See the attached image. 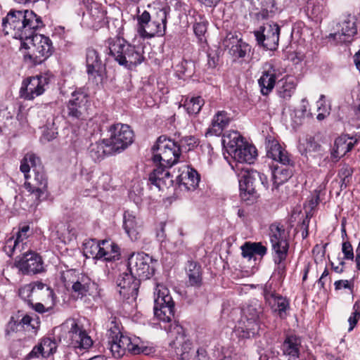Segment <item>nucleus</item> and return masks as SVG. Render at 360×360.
Returning a JSON list of instances; mask_svg holds the SVG:
<instances>
[{"mask_svg":"<svg viewBox=\"0 0 360 360\" xmlns=\"http://www.w3.org/2000/svg\"><path fill=\"white\" fill-rule=\"evenodd\" d=\"M44 26L41 18L30 10H11L2 20L5 33L20 40L21 44L27 41L35 34L37 30Z\"/></svg>","mask_w":360,"mask_h":360,"instance_id":"nucleus-1","label":"nucleus"},{"mask_svg":"<svg viewBox=\"0 0 360 360\" xmlns=\"http://www.w3.org/2000/svg\"><path fill=\"white\" fill-rule=\"evenodd\" d=\"M20 171L24 174L25 188L36 201L47 198V177L41 166L40 159L34 153H27L20 162Z\"/></svg>","mask_w":360,"mask_h":360,"instance_id":"nucleus-2","label":"nucleus"},{"mask_svg":"<svg viewBox=\"0 0 360 360\" xmlns=\"http://www.w3.org/2000/svg\"><path fill=\"white\" fill-rule=\"evenodd\" d=\"M108 54L120 65L127 69L141 64L144 60L143 47L134 46L120 37L110 38L107 41Z\"/></svg>","mask_w":360,"mask_h":360,"instance_id":"nucleus-3","label":"nucleus"},{"mask_svg":"<svg viewBox=\"0 0 360 360\" xmlns=\"http://www.w3.org/2000/svg\"><path fill=\"white\" fill-rule=\"evenodd\" d=\"M238 176L240 197L248 205H252L259 198V186L268 189L266 176L250 167H241Z\"/></svg>","mask_w":360,"mask_h":360,"instance_id":"nucleus-4","label":"nucleus"},{"mask_svg":"<svg viewBox=\"0 0 360 360\" xmlns=\"http://www.w3.org/2000/svg\"><path fill=\"white\" fill-rule=\"evenodd\" d=\"M266 155L285 168L276 167L272 172L273 189L286 182L293 174L295 161L288 151L283 148L275 139L269 140L266 143Z\"/></svg>","mask_w":360,"mask_h":360,"instance_id":"nucleus-5","label":"nucleus"},{"mask_svg":"<svg viewBox=\"0 0 360 360\" xmlns=\"http://www.w3.org/2000/svg\"><path fill=\"white\" fill-rule=\"evenodd\" d=\"M107 327V349L114 358L122 357L127 351L134 354L143 352V349L139 346L136 339L132 340L121 333L119 323L115 318L109 322Z\"/></svg>","mask_w":360,"mask_h":360,"instance_id":"nucleus-6","label":"nucleus"},{"mask_svg":"<svg viewBox=\"0 0 360 360\" xmlns=\"http://www.w3.org/2000/svg\"><path fill=\"white\" fill-rule=\"evenodd\" d=\"M223 144L228 153L238 162L252 163L257 155L256 148L245 141L238 131H233L224 136Z\"/></svg>","mask_w":360,"mask_h":360,"instance_id":"nucleus-7","label":"nucleus"},{"mask_svg":"<svg viewBox=\"0 0 360 360\" xmlns=\"http://www.w3.org/2000/svg\"><path fill=\"white\" fill-rule=\"evenodd\" d=\"M270 242L274 252V260L277 265L279 274H283L285 269L284 261L286 259L289 243L287 233L283 225L272 224L269 227Z\"/></svg>","mask_w":360,"mask_h":360,"instance_id":"nucleus-8","label":"nucleus"},{"mask_svg":"<svg viewBox=\"0 0 360 360\" xmlns=\"http://www.w3.org/2000/svg\"><path fill=\"white\" fill-rule=\"evenodd\" d=\"M21 48L27 49L25 56L34 64H41L48 58L53 52L51 40L43 34H35L27 41L21 44Z\"/></svg>","mask_w":360,"mask_h":360,"instance_id":"nucleus-9","label":"nucleus"},{"mask_svg":"<svg viewBox=\"0 0 360 360\" xmlns=\"http://www.w3.org/2000/svg\"><path fill=\"white\" fill-rule=\"evenodd\" d=\"M167 11L160 9L156 12V17L152 20L150 13L144 11L138 16L137 31L143 38H151L156 34H162L166 29Z\"/></svg>","mask_w":360,"mask_h":360,"instance_id":"nucleus-10","label":"nucleus"},{"mask_svg":"<svg viewBox=\"0 0 360 360\" xmlns=\"http://www.w3.org/2000/svg\"><path fill=\"white\" fill-rule=\"evenodd\" d=\"M153 161L165 167L170 168L174 165L180 155L176 143L167 139L165 136H160L156 143L152 148Z\"/></svg>","mask_w":360,"mask_h":360,"instance_id":"nucleus-11","label":"nucleus"},{"mask_svg":"<svg viewBox=\"0 0 360 360\" xmlns=\"http://www.w3.org/2000/svg\"><path fill=\"white\" fill-rule=\"evenodd\" d=\"M154 316L159 321L170 323L174 317V302L169 290L158 284L154 291Z\"/></svg>","mask_w":360,"mask_h":360,"instance_id":"nucleus-12","label":"nucleus"},{"mask_svg":"<svg viewBox=\"0 0 360 360\" xmlns=\"http://www.w3.org/2000/svg\"><path fill=\"white\" fill-rule=\"evenodd\" d=\"M165 329L174 338L169 343V347L175 352L176 356L181 360H188L191 357V342L185 335L183 327L177 322L170 323Z\"/></svg>","mask_w":360,"mask_h":360,"instance_id":"nucleus-13","label":"nucleus"},{"mask_svg":"<svg viewBox=\"0 0 360 360\" xmlns=\"http://www.w3.org/2000/svg\"><path fill=\"white\" fill-rule=\"evenodd\" d=\"M89 104L88 94L82 89H76L65 105L67 117L72 122L86 120Z\"/></svg>","mask_w":360,"mask_h":360,"instance_id":"nucleus-14","label":"nucleus"},{"mask_svg":"<svg viewBox=\"0 0 360 360\" xmlns=\"http://www.w3.org/2000/svg\"><path fill=\"white\" fill-rule=\"evenodd\" d=\"M281 27L276 22H266L253 31L257 44L266 51H276L279 43Z\"/></svg>","mask_w":360,"mask_h":360,"instance_id":"nucleus-15","label":"nucleus"},{"mask_svg":"<svg viewBox=\"0 0 360 360\" xmlns=\"http://www.w3.org/2000/svg\"><path fill=\"white\" fill-rule=\"evenodd\" d=\"M110 133L108 144L115 153H120L125 150L134 141V132L130 127L124 124H113L110 127Z\"/></svg>","mask_w":360,"mask_h":360,"instance_id":"nucleus-16","label":"nucleus"},{"mask_svg":"<svg viewBox=\"0 0 360 360\" xmlns=\"http://www.w3.org/2000/svg\"><path fill=\"white\" fill-rule=\"evenodd\" d=\"M62 328L68 330V343L73 348L87 350L92 346L93 340L91 337L75 319L67 320L62 325Z\"/></svg>","mask_w":360,"mask_h":360,"instance_id":"nucleus-17","label":"nucleus"},{"mask_svg":"<svg viewBox=\"0 0 360 360\" xmlns=\"http://www.w3.org/2000/svg\"><path fill=\"white\" fill-rule=\"evenodd\" d=\"M140 280L150 278L155 272L153 260L143 252L133 253L128 259V269Z\"/></svg>","mask_w":360,"mask_h":360,"instance_id":"nucleus-18","label":"nucleus"},{"mask_svg":"<svg viewBox=\"0 0 360 360\" xmlns=\"http://www.w3.org/2000/svg\"><path fill=\"white\" fill-rule=\"evenodd\" d=\"M222 46L227 50L234 61L246 60L249 58L252 46L236 33L229 32L222 41Z\"/></svg>","mask_w":360,"mask_h":360,"instance_id":"nucleus-19","label":"nucleus"},{"mask_svg":"<svg viewBox=\"0 0 360 360\" xmlns=\"http://www.w3.org/2000/svg\"><path fill=\"white\" fill-rule=\"evenodd\" d=\"M337 31L330 33L329 39H333L337 44L349 43L357 33L356 18L351 14L343 15L337 24Z\"/></svg>","mask_w":360,"mask_h":360,"instance_id":"nucleus-20","label":"nucleus"},{"mask_svg":"<svg viewBox=\"0 0 360 360\" xmlns=\"http://www.w3.org/2000/svg\"><path fill=\"white\" fill-rule=\"evenodd\" d=\"M248 7L251 18L257 22L272 18L276 11L275 0H241Z\"/></svg>","mask_w":360,"mask_h":360,"instance_id":"nucleus-21","label":"nucleus"},{"mask_svg":"<svg viewBox=\"0 0 360 360\" xmlns=\"http://www.w3.org/2000/svg\"><path fill=\"white\" fill-rule=\"evenodd\" d=\"M15 266L25 275H34L44 271L41 257L32 251L27 252L16 257Z\"/></svg>","mask_w":360,"mask_h":360,"instance_id":"nucleus-22","label":"nucleus"},{"mask_svg":"<svg viewBox=\"0 0 360 360\" xmlns=\"http://www.w3.org/2000/svg\"><path fill=\"white\" fill-rule=\"evenodd\" d=\"M49 82L50 77L48 75H41L27 78L23 80L20 87V97L25 100H33L44 92V86L48 85Z\"/></svg>","mask_w":360,"mask_h":360,"instance_id":"nucleus-23","label":"nucleus"},{"mask_svg":"<svg viewBox=\"0 0 360 360\" xmlns=\"http://www.w3.org/2000/svg\"><path fill=\"white\" fill-rule=\"evenodd\" d=\"M141 280L130 270L121 273L117 278V285L120 295L124 299L135 300L138 295Z\"/></svg>","mask_w":360,"mask_h":360,"instance_id":"nucleus-24","label":"nucleus"},{"mask_svg":"<svg viewBox=\"0 0 360 360\" xmlns=\"http://www.w3.org/2000/svg\"><path fill=\"white\" fill-rule=\"evenodd\" d=\"M91 248H95L96 258L103 259L107 262H112L120 259V250L117 244L108 240H103L97 241L92 240Z\"/></svg>","mask_w":360,"mask_h":360,"instance_id":"nucleus-25","label":"nucleus"},{"mask_svg":"<svg viewBox=\"0 0 360 360\" xmlns=\"http://www.w3.org/2000/svg\"><path fill=\"white\" fill-rule=\"evenodd\" d=\"M86 72L89 79L101 81L105 65L103 63L98 52L94 48L89 47L86 51Z\"/></svg>","mask_w":360,"mask_h":360,"instance_id":"nucleus-26","label":"nucleus"},{"mask_svg":"<svg viewBox=\"0 0 360 360\" xmlns=\"http://www.w3.org/2000/svg\"><path fill=\"white\" fill-rule=\"evenodd\" d=\"M264 296L272 311L277 313L280 318L284 319L286 311L290 308L289 301L282 295L268 290L266 287L264 290Z\"/></svg>","mask_w":360,"mask_h":360,"instance_id":"nucleus-27","label":"nucleus"},{"mask_svg":"<svg viewBox=\"0 0 360 360\" xmlns=\"http://www.w3.org/2000/svg\"><path fill=\"white\" fill-rule=\"evenodd\" d=\"M96 288V283L92 281L88 276L80 274L76 281L72 282V296L77 300H81L84 297L91 295Z\"/></svg>","mask_w":360,"mask_h":360,"instance_id":"nucleus-28","label":"nucleus"},{"mask_svg":"<svg viewBox=\"0 0 360 360\" xmlns=\"http://www.w3.org/2000/svg\"><path fill=\"white\" fill-rule=\"evenodd\" d=\"M167 169L168 167L157 164L156 168L149 175L150 184L158 188L159 191L172 186L174 181Z\"/></svg>","mask_w":360,"mask_h":360,"instance_id":"nucleus-29","label":"nucleus"},{"mask_svg":"<svg viewBox=\"0 0 360 360\" xmlns=\"http://www.w3.org/2000/svg\"><path fill=\"white\" fill-rule=\"evenodd\" d=\"M259 323L257 321L241 316L235 326V333L239 338L242 339L254 338L259 333Z\"/></svg>","mask_w":360,"mask_h":360,"instance_id":"nucleus-30","label":"nucleus"},{"mask_svg":"<svg viewBox=\"0 0 360 360\" xmlns=\"http://www.w3.org/2000/svg\"><path fill=\"white\" fill-rule=\"evenodd\" d=\"M123 229L131 240L140 238L142 231V221L132 212L127 210L123 215Z\"/></svg>","mask_w":360,"mask_h":360,"instance_id":"nucleus-31","label":"nucleus"},{"mask_svg":"<svg viewBox=\"0 0 360 360\" xmlns=\"http://www.w3.org/2000/svg\"><path fill=\"white\" fill-rule=\"evenodd\" d=\"M276 79V70L271 63H266L258 84L262 95L267 96L274 88Z\"/></svg>","mask_w":360,"mask_h":360,"instance_id":"nucleus-32","label":"nucleus"},{"mask_svg":"<svg viewBox=\"0 0 360 360\" xmlns=\"http://www.w3.org/2000/svg\"><path fill=\"white\" fill-rule=\"evenodd\" d=\"M180 171L181 173L176 178L179 185L187 190L195 189L200 181V175L197 171L188 166H184Z\"/></svg>","mask_w":360,"mask_h":360,"instance_id":"nucleus-33","label":"nucleus"},{"mask_svg":"<svg viewBox=\"0 0 360 360\" xmlns=\"http://www.w3.org/2000/svg\"><path fill=\"white\" fill-rule=\"evenodd\" d=\"M301 340L296 335H288L281 345V350L288 360H297L300 357Z\"/></svg>","mask_w":360,"mask_h":360,"instance_id":"nucleus-34","label":"nucleus"},{"mask_svg":"<svg viewBox=\"0 0 360 360\" xmlns=\"http://www.w3.org/2000/svg\"><path fill=\"white\" fill-rule=\"evenodd\" d=\"M297 86L295 79L292 76H287L281 79L277 86V94L284 101H289L294 94Z\"/></svg>","mask_w":360,"mask_h":360,"instance_id":"nucleus-35","label":"nucleus"},{"mask_svg":"<svg viewBox=\"0 0 360 360\" xmlns=\"http://www.w3.org/2000/svg\"><path fill=\"white\" fill-rule=\"evenodd\" d=\"M348 139L346 136H340L335 139L331 151V159L334 162H337L353 148L354 143L351 140L348 141Z\"/></svg>","mask_w":360,"mask_h":360,"instance_id":"nucleus-36","label":"nucleus"},{"mask_svg":"<svg viewBox=\"0 0 360 360\" xmlns=\"http://www.w3.org/2000/svg\"><path fill=\"white\" fill-rule=\"evenodd\" d=\"M108 142L107 139H103L102 141H98L90 145L89 153L94 162L101 161L105 155L115 153L110 150Z\"/></svg>","mask_w":360,"mask_h":360,"instance_id":"nucleus-37","label":"nucleus"},{"mask_svg":"<svg viewBox=\"0 0 360 360\" xmlns=\"http://www.w3.org/2000/svg\"><path fill=\"white\" fill-rule=\"evenodd\" d=\"M231 118L226 111H218L214 116L212 126L207 133H210L212 135L220 136L223 130L229 124Z\"/></svg>","mask_w":360,"mask_h":360,"instance_id":"nucleus-38","label":"nucleus"},{"mask_svg":"<svg viewBox=\"0 0 360 360\" xmlns=\"http://www.w3.org/2000/svg\"><path fill=\"white\" fill-rule=\"evenodd\" d=\"M53 291L41 281L33 282V298L44 302L51 301L53 303Z\"/></svg>","mask_w":360,"mask_h":360,"instance_id":"nucleus-39","label":"nucleus"},{"mask_svg":"<svg viewBox=\"0 0 360 360\" xmlns=\"http://www.w3.org/2000/svg\"><path fill=\"white\" fill-rule=\"evenodd\" d=\"M186 272L189 284L191 286L200 287L202 282L201 266L196 262H188Z\"/></svg>","mask_w":360,"mask_h":360,"instance_id":"nucleus-40","label":"nucleus"},{"mask_svg":"<svg viewBox=\"0 0 360 360\" xmlns=\"http://www.w3.org/2000/svg\"><path fill=\"white\" fill-rule=\"evenodd\" d=\"M263 314V307L257 300H252L243 310V317L257 321L260 323V317Z\"/></svg>","mask_w":360,"mask_h":360,"instance_id":"nucleus-41","label":"nucleus"},{"mask_svg":"<svg viewBox=\"0 0 360 360\" xmlns=\"http://www.w3.org/2000/svg\"><path fill=\"white\" fill-rule=\"evenodd\" d=\"M321 146L315 140L312 136H307L303 143L298 146L299 152L302 155L307 156L309 153L318 152L321 150Z\"/></svg>","mask_w":360,"mask_h":360,"instance_id":"nucleus-42","label":"nucleus"},{"mask_svg":"<svg viewBox=\"0 0 360 360\" xmlns=\"http://www.w3.org/2000/svg\"><path fill=\"white\" fill-rule=\"evenodd\" d=\"M198 145V139L194 136H184L176 143V146L180 153L193 150Z\"/></svg>","mask_w":360,"mask_h":360,"instance_id":"nucleus-43","label":"nucleus"},{"mask_svg":"<svg viewBox=\"0 0 360 360\" xmlns=\"http://www.w3.org/2000/svg\"><path fill=\"white\" fill-rule=\"evenodd\" d=\"M204 105V100L200 97H193L186 101L184 107L189 115H197Z\"/></svg>","mask_w":360,"mask_h":360,"instance_id":"nucleus-44","label":"nucleus"},{"mask_svg":"<svg viewBox=\"0 0 360 360\" xmlns=\"http://www.w3.org/2000/svg\"><path fill=\"white\" fill-rule=\"evenodd\" d=\"M353 169L348 165L344 164L338 171V176L340 179L341 189L346 188L351 181Z\"/></svg>","mask_w":360,"mask_h":360,"instance_id":"nucleus-45","label":"nucleus"},{"mask_svg":"<svg viewBox=\"0 0 360 360\" xmlns=\"http://www.w3.org/2000/svg\"><path fill=\"white\" fill-rule=\"evenodd\" d=\"M19 296L27 304H32L33 300V282L24 285L18 290Z\"/></svg>","mask_w":360,"mask_h":360,"instance_id":"nucleus-46","label":"nucleus"},{"mask_svg":"<svg viewBox=\"0 0 360 360\" xmlns=\"http://www.w3.org/2000/svg\"><path fill=\"white\" fill-rule=\"evenodd\" d=\"M43 351V358H48L56 350V343L50 338H44L41 342Z\"/></svg>","mask_w":360,"mask_h":360,"instance_id":"nucleus-47","label":"nucleus"},{"mask_svg":"<svg viewBox=\"0 0 360 360\" xmlns=\"http://www.w3.org/2000/svg\"><path fill=\"white\" fill-rule=\"evenodd\" d=\"M353 310L354 311L348 319V322L349 323V331L353 330L360 319V303L359 302H356L354 303Z\"/></svg>","mask_w":360,"mask_h":360,"instance_id":"nucleus-48","label":"nucleus"},{"mask_svg":"<svg viewBox=\"0 0 360 360\" xmlns=\"http://www.w3.org/2000/svg\"><path fill=\"white\" fill-rule=\"evenodd\" d=\"M207 22L206 21H200L193 25V31L196 37L200 42L205 41L204 35L207 32Z\"/></svg>","mask_w":360,"mask_h":360,"instance_id":"nucleus-49","label":"nucleus"},{"mask_svg":"<svg viewBox=\"0 0 360 360\" xmlns=\"http://www.w3.org/2000/svg\"><path fill=\"white\" fill-rule=\"evenodd\" d=\"M342 252L344 255V259L353 260L354 255L352 244L349 241H345L342 244Z\"/></svg>","mask_w":360,"mask_h":360,"instance_id":"nucleus-50","label":"nucleus"},{"mask_svg":"<svg viewBox=\"0 0 360 360\" xmlns=\"http://www.w3.org/2000/svg\"><path fill=\"white\" fill-rule=\"evenodd\" d=\"M30 230V226L26 225L23 226L20 229L19 231L17 233L16 239L14 241V245L13 249H15L17 246L19 245L20 242H22L24 239L27 238V233Z\"/></svg>","mask_w":360,"mask_h":360,"instance_id":"nucleus-51","label":"nucleus"},{"mask_svg":"<svg viewBox=\"0 0 360 360\" xmlns=\"http://www.w3.org/2000/svg\"><path fill=\"white\" fill-rule=\"evenodd\" d=\"M43 358V351L40 342L34 346L32 351L25 357V360H30L34 358Z\"/></svg>","mask_w":360,"mask_h":360,"instance_id":"nucleus-52","label":"nucleus"},{"mask_svg":"<svg viewBox=\"0 0 360 360\" xmlns=\"http://www.w3.org/2000/svg\"><path fill=\"white\" fill-rule=\"evenodd\" d=\"M241 251L243 257L248 258L249 260L255 257L251 243L246 242L243 245H242Z\"/></svg>","mask_w":360,"mask_h":360,"instance_id":"nucleus-53","label":"nucleus"},{"mask_svg":"<svg viewBox=\"0 0 360 360\" xmlns=\"http://www.w3.org/2000/svg\"><path fill=\"white\" fill-rule=\"evenodd\" d=\"M251 246L253 250L254 255H257L263 257L266 253V248L262 245L260 243H251Z\"/></svg>","mask_w":360,"mask_h":360,"instance_id":"nucleus-54","label":"nucleus"},{"mask_svg":"<svg viewBox=\"0 0 360 360\" xmlns=\"http://www.w3.org/2000/svg\"><path fill=\"white\" fill-rule=\"evenodd\" d=\"M18 321H15L13 317H11L10 321L7 324L6 328V334L9 335L11 333L15 332L18 330V328L20 327V325H18Z\"/></svg>","mask_w":360,"mask_h":360,"instance_id":"nucleus-55","label":"nucleus"},{"mask_svg":"<svg viewBox=\"0 0 360 360\" xmlns=\"http://www.w3.org/2000/svg\"><path fill=\"white\" fill-rule=\"evenodd\" d=\"M32 321L33 319L31 316L29 315H25L22 318L20 321H19L18 325H20L21 328L26 327V328H28L31 327L32 329H34V326L32 323Z\"/></svg>","mask_w":360,"mask_h":360,"instance_id":"nucleus-56","label":"nucleus"},{"mask_svg":"<svg viewBox=\"0 0 360 360\" xmlns=\"http://www.w3.org/2000/svg\"><path fill=\"white\" fill-rule=\"evenodd\" d=\"M305 115L302 110H297L296 109L293 111L292 118L295 124L299 125L302 123V120L304 118Z\"/></svg>","mask_w":360,"mask_h":360,"instance_id":"nucleus-57","label":"nucleus"},{"mask_svg":"<svg viewBox=\"0 0 360 360\" xmlns=\"http://www.w3.org/2000/svg\"><path fill=\"white\" fill-rule=\"evenodd\" d=\"M29 305L31 306L32 308L34 309L37 312L41 314L44 313L46 311H49L50 309H52L51 307H45L44 305L41 302L33 304V302H32V304H29Z\"/></svg>","mask_w":360,"mask_h":360,"instance_id":"nucleus-58","label":"nucleus"},{"mask_svg":"<svg viewBox=\"0 0 360 360\" xmlns=\"http://www.w3.org/2000/svg\"><path fill=\"white\" fill-rule=\"evenodd\" d=\"M194 360H210V358L207 356V352L204 348H199L196 351Z\"/></svg>","mask_w":360,"mask_h":360,"instance_id":"nucleus-59","label":"nucleus"},{"mask_svg":"<svg viewBox=\"0 0 360 360\" xmlns=\"http://www.w3.org/2000/svg\"><path fill=\"white\" fill-rule=\"evenodd\" d=\"M165 223L161 222L160 224V229L158 230L156 237L159 241L163 242L166 238L165 231Z\"/></svg>","mask_w":360,"mask_h":360,"instance_id":"nucleus-60","label":"nucleus"},{"mask_svg":"<svg viewBox=\"0 0 360 360\" xmlns=\"http://www.w3.org/2000/svg\"><path fill=\"white\" fill-rule=\"evenodd\" d=\"M335 290H340L342 288H351V285L347 280L336 281L334 283Z\"/></svg>","mask_w":360,"mask_h":360,"instance_id":"nucleus-61","label":"nucleus"},{"mask_svg":"<svg viewBox=\"0 0 360 360\" xmlns=\"http://www.w3.org/2000/svg\"><path fill=\"white\" fill-rule=\"evenodd\" d=\"M218 63V58L212 56L210 53H207V65L210 68H214Z\"/></svg>","mask_w":360,"mask_h":360,"instance_id":"nucleus-62","label":"nucleus"},{"mask_svg":"<svg viewBox=\"0 0 360 360\" xmlns=\"http://www.w3.org/2000/svg\"><path fill=\"white\" fill-rule=\"evenodd\" d=\"M200 4L207 7H214L221 0H198Z\"/></svg>","mask_w":360,"mask_h":360,"instance_id":"nucleus-63","label":"nucleus"},{"mask_svg":"<svg viewBox=\"0 0 360 360\" xmlns=\"http://www.w3.org/2000/svg\"><path fill=\"white\" fill-rule=\"evenodd\" d=\"M356 269L360 271V241L358 245V247L356 249Z\"/></svg>","mask_w":360,"mask_h":360,"instance_id":"nucleus-64","label":"nucleus"}]
</instances>
